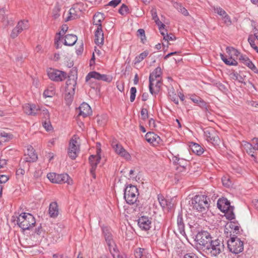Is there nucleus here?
<instances>
[{"label": "nucleus", "mask_w": 258, "mask_h": 258, "mask_svg": "<svg viewBox=\"0 0 258 258\" xmlns=\"http://www.w3.org/2000/svg\"><path fill=\"white\" fill-rule=\"evenodd\" d=\"M225 248L224 240L222 238H213L205 252L212 257H218Z\"/></svg>", "instance_id": "1"}, {"label": "nucleus", "mask_w": 258, "mask_h": 258, "mask_svg": "<svg viewBox=\"0 0 258 258\" xmlns=\"http://www.w3.org/2000/svg\"><path fill=\"white\" fill-rule=\"evenodd\" d=\"M209 199L205 195H196L191 200V206L198 212H205L210 206Z\"/></svg>", "instance_id": "2"}, {"label": "nucleus", "mask_w": 258, "mask_h": 258, "mask_svg": "<svg viewBox=\"0 0 258 258\" xmlns=\"http://www.w3.org/2000/svg\"><path fill=\"white\" fill-rule=\"evenodd\" d=\"M36 223L34 216L29 213H22L17 218V223L23 230H29Z\"/></svg>", "instance_id": "3"}, {"label": "nucleus", "mask_w": 258, "mask_h": 258, "mask_svg": "<svg viewBox=\"0 0 258 258\" xmlns=\"http://www.w3.org/2000/svg\"><path fill=\"white\" fill-rule=\"evenodd\" d=\"M138 195V189L135 185L129 184L124 190V199L130 205L137 204Z\"/></svg>", "instance_id": "4"}, {"label": "nucleus", "mask_w": 258, "mask_h": 258, "mask_svg": "<svg viewBox=\"0 0 258 258\" xmlns=\"http://www.w3.org/2000/svg\"><path fill=\"white\" fill-rule=\"evenodd\" d=\"M213 238L210 233L206 231L199 232L196 236L197 244L199 246L200 248L204 251L209 246Z\"/></svg>", "instance_id": "5"}, {"label": "nucleus", "mask_w": 258, "mask_h": 258, "mask_svg": "<svg viewBox=\"0 0 258 258\" xmlns=\"http://www.w3.org/2000/svg\"><path fill=\"white\" fill-rule=\"evenodd\" d=\"M227 246L229 251L234 254H238L243 250V242L233 234L227 241Z\"/></svg>", "instance_id": "6"}, {"label": "nucleus", "mask_w": 258, "mask_h": 258, "mask_svg": "<svg viewBox=\"0 0 258 258\" xmlns=\"http://www.w3.org/2000/svg\"><path fill=\"white\" fill-rule=\"evenodd\" d=\"M79 139L77 135H74L70 141L68 149V154L70 158L74 160L78 156L80 151V145L78 144Z\"/></svg>", "instance_id": "7"}, {"label": "nucleus", "mask_w": 258, "mask_h": 258, "mask_svg": "<svg viewBox=\"0 0 258 258\" xmlns=\"http://www.w3.org/2000/svg\"><path fill=\"white\" fill-rule=\"evenodd\" d=\"M47 73L49 78L54 82H61L67 77L66 72L51 68L47 69Z\"/></svg>", "instance_id": "8"}, {"label": "nucleus", "mask_w": 258, "mask_h": 258, "mask_svg": "<svg viewBox=\"0 0 258 258\" xmlns=\"http://www.w3.org/2000/svg\"><path fill=\"white\" fill-rule=\"evenodd\" d=\"M47 177L53 183H62L67 182L69 184L70 183L69 181L70 177L67 173L59 174L55 173H49L47 174Z\"/></svg>", "instance_id": "9"}, {"label": "nucleus", "mask_w": 258, "mask_h": 258, "mask_svg": "<svg viewBox=\"0 0 258 258\" xmlns=\"http://www.w3.org/2000/svg\"><path fill=\"white\" fill-rule=\"evenodd\" d=\"M205 136L208 142L214 145H218L220 140L218 133L213 128H207L204 131Z\"/></svg>", "instance_id": "10"}, {"label": "nucleus", "mask_w": 258, "mask_h": 258, "mask_svg": "<svg viewBox=\"0 0 258 258\" xmlns=\"http://www.w3.org/2000/svg\"><path fill=\"white\" fill-rule=\"evenodd\" d=\"M162 70L160 67L156 68L154 71L150 74L149 76V90L150 92L153 91L152 86H154V82L158 79H161Z\"/></svg>", "instance_id": "11"}, {"label": "nucleus", "mask_w": 258, "mask_h": 258, "mask_svg": "<svg viewBox=\"0 0 258 258\" xmlns=\"http://www.w3.org/2000/svg\"><path fill=\"white\" fill-rule=\"evenodd\" d=\"M112 146L116 154L121 157H124L125 159L127 160H128L131 158L130 154L120 144L113 143Z\"/></svg>", "instance_id": "12"}, {"label": "nucleus", "mask_w": 258, "mask_h": 258, "mask_svg": "<svg viewBox=\"0 0 258 258\" xmlns=\"http://www.w3.org/2000/svg\"><path fill=\"white\" fill-rule=\"evenodd\" d=\"M139 226L142 229L147 231L151 227V219L146 216H142L138 220Z\"/></svg>", "instance_id": "13"}, {"label": "nucleus", "mask_w": 258, "mask_h": 258, "mask_svg": "<svg viewBox=\"0 0 258 258\" xmlns=\"http://www.w3.org/2000/svg\"><path fill=\"white\" fill-rule=\"evenodd\" d=\"M218 208L223 212L228 211L231 208H234L230 205V202L226 198H221L217 202Z\"/></svg>", "instance_id": "14"}, {"label": "nucleus", "mask_w": 258, "mask_h": 258, "mask_svg": "<svg viewBox=\"0 0 258 258\" xmlns=\"http://www.w3.org/2000/svg\"><path fill=\"white\" fill-rule=\"evenodd\" d=\"M146 140L149 143L156 146L161 141L160 138L153 132H148L145 135Z\"/></svg>", "instance_id": "15"}, {"label": "nucleus", "mask_w": 258, "mask_h": 258, "mask_svg": "<svg viewBox=\"0 0 258 258\" xmlns=\"http://www.w3.org/2000/svg\"><path fill=\"white\" fill-rule=\"evenodd\" d=\"M82 5V3H76L74 4L73 7L69 10V16L66 18V21H69L71 20H74L77 19L78 17V14H77V11L76 10L81 11L79 6Z\"/></svg>", "instance_id": "16"}, {"label": "nucleus", "mask_w": 258, "mask_h": 258, "mask_svg": "<svg viewBox=\"0 0 258 258\" xmlns=\"http://www.w3.org/2000/svg\"><path fill=\"white\" fill-rule=\"evenodd\" d=\"M158 200L163 209H167L168 211L171 210L173 207V204L169 201H167L162 195H158Z\"/></svg>", "instance_id": "17"}, {"label": "nucleus", "mask_w": 258, "mask_h": 258, "mask_svg": "<svg viewBox=\"0 0 258 258\" xmlns=\"http://www.w3.org/2000/svg\"><path fill=\"white\" fill-rule=\"evenodd\" d=\"M79 116L86 117L91 114L92 111L90 106L87 103H83L79 108Z\"/></svg>", "instance_id": "18"}, {"label": "nucleus", "mask_w": 258, "mask_h": 258, "mask_svg": "<svg viewBox=\"0 0 258 258\" xmlns=\"http://www.w3.org/2000/svg\"><path fill=\"white\" fill-rule=\"evenodd\" d=\"M174 158V162L176 163L178 165V166L176 167V169L180 172L185 170L188 165V161L183 159H180L177 156H175Z\"/></svg>", "instance_id": "19"}, {"label": "nucleus", "mask_w": 258, "mask_h": 258, "mask_svg": "<svg viewBox=\"0 0 258 258\" xmlns=\"http://www.w3.org/2000/svg\"><path fill=\"white\" fill-rule=\"evenodd\" d=\"M95 42L98 45H102L104 42V34L102 27H97L95 32Z\"/></svg>", "instance_id": "20"}, {"label": "nucleus", "mask_w": 258, "mask_h": 258, "mask_svg": "<svg viewBox=\"0 0 258 258\" xmlns=\"http://www.w3.org/2000/svg\"><path fill=\"white\" fill-rule=\"evenodd\" d=\"M240 61L242 62L243 64L248 67L249 69L252 70L254 73H257L258 70L254 66V64L252 62V61L245 55H241L239 57Z\"/></svg>", "instance_id": "21"}, {"label": "nucleus", "mask_w": 258, "mask_h": 258, "mask_svg": "<svg viewBox=\"0 0 258 258\" xmlns=\"http://www.w3.org/2000/svg\"><path fill=\"white\" fill-rule=\"evenodd\" d=\"M7 11L5 8L0 9V20L6 26L12 25L13 23V20L11 18L9 19L8 16L6 15Z\"/></svg>", "instance_id": "22"}, {"label": "nucleus", "mask_w": 258, "mask_h": 258, "mask_svg": "<svg viewBox=\"0 0 258 258\" xmlns=\"http://www.w3.org/2000/svg\"><path fill=\"white\" fill-rule=\"evenodd\" d=\"M27 155L28 156L25 159L26 162H33L37 159V155L35 153L33 148L31 146L28 148Z\"/></svg>", "instance_id": "23"}, {"label": "nucleus", "mask_w": 258, "mask_h": 258, "mask_svg": "<svg viewBox=\"0 0 258 258\" xmlns=\"http://www.w3.org/2000/svg\"><path fill=\"white\" fill-rule=\"evenodd\" d=\"M177 224L178 226V229L179 233L183 236L186 235L185 232V225L182 218V215L181 213H179L177 218Z\"/></svg>", "instance_id": "24"}, {"label": "nucleus", "mask_w": 258, "mask_h": 258, "mask_svg": "<svg viewBox=\"0 0 258 258\" xmlns=\"http://www.w3.org/2000/svg\"><path fill=\"white\" fill-rule=\"evenodd\" d=\"M77 84L76 79H75L74 76H69L67 81L66 83L65 89L68 91L75 90L76 88V85Z\"/></svg>", "instance_id": "25"}, {"label": "nucleus", "mask_w": 258, "mask_h": 258, "mask_svg": "<svg viewBox=\"0 0 258 258\" xmlns=\"http://www.w3.org/2000/svg\"><path fill=\"white\" fill-rule=\"evenodd\" d=\"M48 213L50 217L55 218L58 214V205L56 202H52L50 204Z\"/></svg>", "instance_id": "26"}, {"label": "nucleus", "mask_w": 258, "mask_h": 258, "mask_svg": "<svg viewBox=\"0 0 258 258\" xmlns=\"http://www.w3.org/2000/svg\"><path fill=\"white\" fill-rule=\"evenodd\" d=\"M100 159L101 157L98 155H92L89 157V161L91 166V169H92V171H93L94 170H96Z\"/></svg>", "instance_id": "27"}, {"label": "nucleus", "mask_w": 258, "mask_h": 258, "mask_svg": "<svg viewBox=\"0 0 258 258\" xmlns=\"http://www.w3.org/2000/svg\"><path fill=\"white\" fill-rule=\"evenodd\" d=\"M104 15L101 13H96L93 17V24L97 27H102V22L104 20Z\"/></svg>", "instance_id": "28"}, {"label": "nucleus", "mask_w": 258, "mask_h": 258, "mask_svg": "<svg viewBox=\"0 0 258 258\" xmlns=\"http://www.w3.org/2000/svg\"><path fill=\"white\" fill-rule=\"evenodd\" d=\"M77 41V37L73 34H67L65 36L64 44L67 46L74 45Z\"/></svg>", "instance_id": "29"}, {"label": "nucleus", "mask_w": 258, "mask_h": 258, "mask_svg": "<svg viewBox=\"0 0 258 258\" xmlns=\"http://www.w3.org/2000/svg\"><path fill=\"white\" fill-rule=\"evenodd\" d=\"M190 150L198 155H202L204 152L203 148L198 144L191 142L189 145Z\"/></svg>", "instance_id": "30"}, {"label": "nucleus", "mask_w": 258, "mask_h": 258, "mask_svg": "<svg viewBox=\"0 0 258 258\" xmlns=\"http://www.w3.org/2000/svg\"><path fill=\"white\" fill-rule=\"evenodd\" d=\"M75 90L68 91L67 89L64 90V99L66 101V103L68 105H70L72 103L74 95L75 94Z\"/></svg>", "instance_id": "31"}, {"label": "nucleus", "mask_w": 258, "mask_h": 258, "mask_svg": "<svg viewBox=\"0 0 258 258\" xmlns=\"http://www.w3.org/2000/svg\"><path fill=\"white\" fill-rule=\"evenodd\" d=\"M101 74L95 71L90 72L86 77V81L89 82L90 83H93L91 79H94L100 80Z\"/></svg>", "instance_id": "32"}, {"label": "nucleus", "mask_w": 258, "mask_h": 258, "mask_svg": "<svg viewBox=\"0 0 258 258\" xmlns=\"http://www.w3.org/2000/svg\"><path fill=\"white\" fill-rule=\"evenodd\" d=\"M134 254L136 258H147L145 249L138 247L134 251Z\"/></svg>", "instance_id": "33"}, {"label": "nucleus", "mask_w": 258, "mask_h": 258, "mask_svg": "<svg viewBox=\"0 0 258 258\" xmlns=\"http://www.w3.org/2000/svg\"><path fill=\"white\" fill-rule=\"evenodd\" d=\"M162 85V79H158L154 82L155 85V89L153 88V86H152V90L153 91L151 92H150L152 95H156L157 94L161 87Z\"/></svg>", "instance_id": "34"}, {"label": "nucleus", "mask_w": 258, "mask_h": 258, "mask_svg": "<svg viewBox=\"0 0 258 258\" xmlns=\"http://www.w3.org/2000/svg\"><path fill=\"white\" fill-rule=\"evenodd\" d=\"M173 6L178 12L181 13L184 16H187L189 15L187 10L184 7H183L180 3L176 2L174 4Z\"/></svg>", "instance_id": "35"}, {"label": "nucleus", "mask_w": 258, "mask_h": 258, "mask_svg": "<svg viewBox=\"0 0 258 258\" xmlns=\"http://www.w3.org/2000/svg\"><path fill=\"white\" fill-rule=\"evenodd\" d=\"M103 233L106 242L109 245H110L112 238L109 230L107 228H104L103 229Z\"/></svg>", "instance_id": "36"}, {"label": "nucleus", "mask_w": 258, "mask_h": 258, "mask_svg": "<svg viewBox=\"0 0 258 258\" xmlns=\"http://www.w3.org/2000/svg\"><path fill=\"white\" fill-rule=\"evenodd\" d=\"M21 32L29 28L28 22L27 20H21L19 21L16 26Z\"/></svg>", "instance_id": "37"}, {"label": "nucleus", "mask_w": 258, "mask_h": 258, "mask_svg": "<svg viewBox=\"0 0 258 258\" xmlns=\"http://www.w3.org/2000/svg\"><path fill=\"white\" fill-rule=\"evenodd\" d=\"M243 146L244 149L246 151V152L248 154L253 156V154L254 153V150H255V149H254L253 146L251 144H250L248 142H244V143L243 144Z\"/></svg>", "instance_id": "38"}, {"label": "nucleus", "mask_w": 258, "mask_h": 258, "mask_svg": "<svg viewBox=\"0 0 258 258\" xmlns=\"http://www.w3.org/2000/svg\"><path fill=\"white\" fill-rule=\"evenodd\" d=\"M45 120L49 119V113L47 109L44 107H40L39 110V114Z\"/></svg>", "instance_id": "39"}, {"label": "nucleus", "mask_w": 258, "mask_h": 258, "mask_svg": "<svg viewBox=\"0 0 258 258\" xmlns=\"http://www.w3.org/2000/svg\"><path fill=\"white\" fill-rule=\"evenodd\" d=\"M149 54L148 51H144L143 52L140 54L138 56H136L135 59V63L137 64L142 61L145 58H146Z\"/></svg>", "instance_id": "40"}, {"label": "nucleus", "mask_w": 258, "mask_h": 258, "mask_svg": "<svg viewBox=\"0 0 258 258\" xmlns=\"http://www.w3.org/2000/svg\"><path fill=\"white\" fill-rule=\"evenodd\" d=\"M0 136L2 143L8 142L12 138V135L5 132H0Z\"/></svg>", "instance_id": "41"}, {"label": "nucleus", "mask_w": 258, "mask_h": 258, "mask_svg": "<svg viewBox=\"0 0 258 258\" xmlns=\"http://www.w3.org/2000/svg\"><path fill=\"white\" fill-rule=\"evenodd\" d=\"M229 227L233 230V233L235 234H240V226L236 225L234 222H231L229 224Z\"/></svg>", "instance_id": "42"}, {"label": "nucleus", "mask_w": 258, "mask_h": 258, "mask_svg": "<svg viewBox=\"0 0 258 258\" xmlns=\"http://www.w3.org/2000/svg\"><path fill=\"white\" fill-rule=\"evenodd\" d=\"M232 79L238 81L239 82L246 85V83L244 82V78L237 72H234L232 74Z\"/></svg>", "instance_id": "43"}, {"label": "nucleus", "mask_w": 258, "mask_h": 258, "mask_svg": "<svg viewBox=\"0 0 258 258\" xmlns=\"http://www.w3.org/2000/svg\"><path fill=\"white\" fill-rule=\"evenodd\" d=\"M226 52L230 56L232 55L238 56L240 52L236 49L232 47H227L226 48Z\"/></svg>", "instance_id": "44"}, {"label": "nucleus", "mask_w": 258, "mask_h": 258, "mask_svg": "<svg viewBox=\"0 0 258 258\" xmlns=\"http://www.w3.org/2000/svg\"><path fill=\"white\" fill-rule=\"evenodd\" d=\"M214 12L218 14L222 18L227 14L226 12L220 7H213Z\"/></svg>", "instance_id": "45"}, {"label": "nucleus", "mask_w": 258, "mask_h": 258, "mask_svg": "<svg viewBox=\"0 0 258 258\" xmlns=\"http://www.w3.org/2000/svg\"><path fill=\"white\" fill-rule=\"evenodd\" d=\"M255 38L253 35H250L249 36L248 38V41L250 44L251 46L257 52H258V47L256 46L254 43Z\"/></svg>", "instance_id": "46"}, {"label": "nucleus", "mask_w": 258, "mask_h": 258, "mask_svg": "<svg viewBox=\"0 0 258 258\" xmlns=\"http://www.w3.org/2000/svg\"><path fill=\"white\" fill-rule=\"evenodd\" d=\"M128 10V7L125 4H122L118 10V13L121 15H124L127 13Z\"/></svg>", "instance_id": "47"}, {"label": "nucleus", "mask_w": 258, "mask_h": 258, "mask_svg": "<svg viewBox=\"0 0 258 258\" xmlns=\"http://www.w3.org/2000/svg\"><path fill=\"white\" fill-rule=\"evenodd\" d=\"M60 10V8L59 6H56L54 8L52 11V14H53V17L54 19H57L60 16L59 15V12Z\"/></svg>", "instance_id": "48"}, {"label": "nucleus", "mask_w": 258, "mask_h": 258, "mask_svg": "<svg viewBox=\"0 0 258 258\" xmlns=\"http://www.w3.org/2000/svg\"><path fill=\"white\" fill-rule=\"evenodd\" d=\"M138 35H140L141 36V41L144 43L145 41L146 40V37L145 35V30L143 29H139L137 31Z\"/></svg>", "instance_id": "49"}, {"label": "nucleus", "mask_w": 258, "mask_h": 258, "mask_svg": "<svg viewBox=\"0 0 258 258\" xmlns=\"http://www.w3.org/2000/svg\"><path fill=\"white\" fill-rule=\"evenodd\" d=\"M43 126L45 128L47 131H51L52 129V126L50 123L49 119L45 120L42 122Z\"/></svg>", "instance_id": "50"}, {"label": "nucleus", "mask_w": 258, "mask_h": 258, "mask_svg": "<svg viewBox=\"0 0 258 258\" xmlns=\"http://www.w3.org/2000/svg\"><path fill=\"white\" fill-rule=\"evenodd\" d=\"M234 208H231L228 211H226V217L229 220H232L235 218V215L233 212Z\"/></svg>", "instance_id": "51"}, {"label": "nucleus", "mask_w": 258, "mask_h": 258, "mask_svg": "<svg viewBox=\"0 0 258 258\" xmlns=\"http://www.w3.org/2000/svg\"><path fill=\"white\" fill-rule=\"evenodd\" d=\"M131 96H130V101L133 102L135 101L136 98V94L137 93V89L135 87H133L131 88L130 90Z\"/></svg>", "instance_id": "52"}, {"label": "nucleus", "mask_w": 258, "mask_h": 258, "mask_svg": "<svg viewBox=\"0 0 258 258\" xmlns=\"http://www.w3.org/2000/svg\"><path fill=\"white\" fill-rule=\"evenodd\" d=\"M31 107H32V109L30 111L33 113L32 114H31V115H36L37 114H39V110L40 107L38 106H36L35 104H31Z\"/></svg>", "instance_id": "53"}, {"label": "nucleus", "mask_w": 258, "mask_h": 258, "mask_svg": "<svg viewBox=\"0 0 258 258\" xmlns=\"http://www.w3.org/2000/svg\"><path fill=\"white\" fill-rule=\"evenodd\" d=\"M31 105L30 104H26L25 105L23 106V110L24 112L28 114V115H31V114H32L31 111H30L32 109V107H31Z\"/></svg>", "instance_id": "54"}, {"label": "nucleus", "mask_w": 258, "mask_h": 258, "mask_svg": "<svg viewBox=\"0 0 258 258\" xmlns=\"http://www.w3.org/2000/svg\"><path fill=\"white\" fill-rule=\"evenodd\" d=\"M100 80H102V81L108 82V83H110L112 80V77L111 76H108L107 75L101 74Z\"/></svg>", "instance_id": "55"}, {"label": "nucleus", "mask_w": 258, "mask_h": 258, "mask_svg": "<svg viewBox=\"0 0 258 258\" xmlns=\"http://www.w3.org/2000/svg\"><path fill=\"white\" fill-rule=\"evenodd\" d=\"M21 32L16 27H15L12 30L10 36L12 38L14 39L17 37L19 34H20Z\"/></svg>", "instance_id": "56"}, {"label": "nucleus", "mask_w": 258, "mask_h": 258, "mask_svg": "<svg viewBox=\"0 0 258 258\" xmlns=\"http://www.w3.org/2000/svg\"><path fill=\"white\" fill-rule=\"evenodd\" d=\"M214 86L217 87L219 90L223 92L226 91V90L225 86L220 82H217L214 83Z\"/></svg>", "instance_id": "57"}, {"label": "nucleus", "mask_w": 258, "mask_h": 258, "mask_svg": "<svg viewBox=\"0 0 258 258\" xmlns=\"http://www.w3.org/2000/svg\"><path fill=\"white\" fill-rule=\"evenodd\" d=\"M163 39L165 40V41L167 42L166 45H167V46H168V41L169 40H173L175 39V37L172 34H168L167 35H166L165 36H164V37L163 38Z\"/></svg>", "instance_id": "58"}, {"label": "nucleus", "mask_w": 258, "mask_h": 258, "mask_svg": "<svg viewBox=\"0 0 258 258\" xmlns=\"http://www.w3.org/2000/svg\"><path fill=\"white\" fill-rule=\"evenodd\" d=\"M55 94L53 90H46L43 92V95L45 97H52Z\"/></svg>", "instance_id": "59"}, {"label": "nucleus", "mask_w": 258, "mask_h": 258, "mask_svg": "<svg viewBox=\"0 0 258 258\" xmlns=\"http://www.w3.org/2000/svg\"><path fill=\"white\" fill-rule=\"evenodd\" d=\"M121 0H112L109 2L108 4L105 6V7L112 6L113 8H115L121 3Z\"/></svg>", "instance_id": "60"}, {"label": "nucleus", "mask_w": 258, "mask_h": 258, "mask_svg": "<svg viewBox=\"0 0 258 258\" xmlns=\"http://www.w3.org/2000/svg\"><path fill=\"white\" fill-rule=\"evenodd\" d=\"M142 119L144 120L148 118V111L146 108H143L141 111Z\"/></svg>", "instance_id": "61"}, {"label": "nucleus", "mask_w": 258, "mask_h": 258, "mask_svg": "<svg viewBox=\"0 0 258 258\" xmlns=\"http://www.w3.org/2000/svg\"><path fill=\"white\" fill-rule=\"evenodd\" d=\"M201 108L202 109H205V110H208V105L207 103L202 99L199 100V104H198Z\"/></svg>", "instance_id": "62"}, {"label": "nucleus", "mask_w": 258, "mask_h": 258, "mask_svg": "<svg viewBox=\"0 0 258 258\" xmlns=\"http://www.w3.org/2000/svg\"><path fill=\"white\" fill-rule=\"evenodd\" d=\"M68 27L67 26V25H62L61 27L60 31L59 33H57V34L59 35V36H60L61 35H63L67 32V31L68 30Z\"/></svg>", "instance_id": "63"}, {"label": "nucleus", "mask_w": 258, "mask_h": 258, "mask_svg": "<svg viewBox=\"0 0 258 258\" xmlns=\"http://www.w3.org/2000/svg\"><path fill=\"white\" fill-rule=\"evenodd\" d=\"M237 61L233 59L231 57L228 59L227 63H226V64L229 66H237Z\"/></svg>", "instance_id": "64"}]
</instances>
